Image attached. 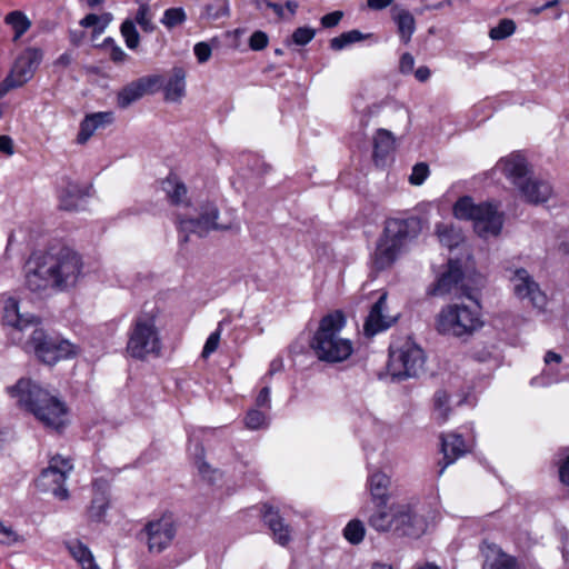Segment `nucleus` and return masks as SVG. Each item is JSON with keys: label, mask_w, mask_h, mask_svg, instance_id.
<instances>
[{"label": "nucleus", "mask_w": 569, "mask_h": 569, "mask_svg": "<svg viewBox=\"0 0 569 569\" xmlns=\"http://www.w3.org/2000/svg\"><path fill=\"white\" fill-rule=\"evenodd\" d=\"M108 508V499L103 493L97 495L89 507V517L94 521H100Z\"/></svg>", "instance_id": "nucleus-41"}, {"label": "nucleus", "mask_w": 569, "mask_h": 569, "mask_svg": "<svg viewBox=\"0 0 569 569\" xmlns=\"http://www.w3.org/2000/svg\"><path fill=\"white\" fill-rule=\"evenodd\" d=\"M136 22L140 26V28L144 32H153L154 31L156 26L152 22L150 7L147 3H142L139 6L137 13H136Z\"/></svg>", "instance_id": "nucleus-40"}, {"label": "nucleus", "mask_w": 569, "mask_h": 569, "mask_svg": "<svg viewBox=\"0 0 569 569\" xmlns=\"http://www.w3.org/2000/svg\"><path fill=\"white\" fill-rule=\"evenodd\" d=\"M161 79L158 76L142 77L123 87L118 93V106L129 107L132 102L139 100L146 93L151 92L153 88L160 84Z\"/></svg>", "instance_id": "nucleus-18"}, {"label": "nucleus", "mask_w": 569, "mask_h": 569, "mask_svg": "<svg viewBox=\"0 0 569 569\" xmlns=\"http://www.w3.org/2000/svg\"><path fill=\"white\" fill-rule=\"evenodd\" d=\"M345 325L346 319L340 311L329 313L320 320L311 341V349L320 361L339 363L353 353L352 341L340 336Z\"/></svg>", "instance_id": "nucleus-4"}, {"label": "nucleus", "mask_w": 569, "mask_h": 569, "mask_svg": "<svg viewBox=\"0 0 569 569\" xmlns=\"http://www.w3.org/2000/svg\"><path fill=\"white\" fill-rule=\"evenodd\" d=\"M219 341H220V330H216L212 333H210V336L208 337V339L204 343L201 356L203 358H208L211 353H213L219 346Z\"/></svg>", "instance_id": "nucleus-49"}, {"label": "nucleus", "mask_w": 569, "mask_h": 569, "mask_svg": "<svg viewBox=\"0 0 569 569\" xmlns=\"http://www.w3.org/2000/svg\"><path fill=\"white\" fill-rule=\"evenodd\" d=\"M390 486H391V479L385 472L376 471L369 476L368 488H369L372 501L378 507H386V505L390 498V493H389Z\"/></svg>", "instance_id": "nucleus-23"}, {"label": "nucleus", "mask_w": 569, "mask_h": 569, "mask_svg": "<svg viewBox=\"0 0 569 569\" xmlns=\"http://www.w3.org/2000/svg\"><path fill=\"white\" fill-rule=\"evenodd\" d=\"M441 450L443 453L445 465L440 469L439 475H442L449 465L465 456L468 448L460 435L448 433L446 436H441Z\"/></svg>", "instance_id": "nucleus-22"}, {"label": "nucleus", "mask_w": 569, "mask_h": 569, "mask_svg": "<svg viewBox=\"0 0 569 569\" xmlns=\"http://www.w3.org/2000/svg\"><path fill=\"white\" fill-rule=\"evenodd\" d=\"M387 307V295L380 296L378 301L372 306L367 320L365 322V331L369 336H373L391 326L392 318L383 315Z\"/></svg>", "instance_id": "nucleus-19"}, {"label": "nucleus", "mask_w": 569, "mask_h": 569, "mask_svg": "<svg viewBox=\"0 0 569 569\" xmlns=\"http://www.w3.org/2000/svg\"><path fill=\"white\" fill-rule=\"evenodd\" d=\"M436 233L439 241L449 249L458 247L463 241L461 230L449 223H438L436 226Z\"/></svg>", "instance_id": "nucleus-30"}, {"label": "nucleus", "mask_w": 569, "mask_h": 569, "mask_svg": "<svg viewBox=\"0 0 569 569\" xmlns=\"http://www.w3.org/2000/svg\"><path fill=\"white\" fill-rule=\"evenodd\" d=\"M263 520L279 545L286 546L290 541V528L283 522L277 510L264 506Z\"/></svg>", "instance_id": "nucleus-24"}, {"label": "nucleus", "mask_w": 569, "mask_h": 569, "mask_svg": "<svg viewBox=\"0 0 569 569\" xmlns=\"http://www.w3.org/2000/svg\"><path fill=\"white\" fill-rule=\"evenodd\" d=\"M194 56L200 63L207 62L211 57V47L207 42H198L193 48Z\"/></svg>", "instance_id": "nucleus-51"}, {"label": "nucleus", "mask_w": 569, "mask_h": 569, "mask_svg": "<svg viewBox=\"0 0 569 569\" xmlns=\"http://www.w3.org/2000/svg\"><path fill=\"white\" fill-rule=\"evenodd\" d=\"M513 295L521 301L527 300L533 308L543 310L547 305V296L540 289L538 282L525 268H506Z\"/></svg>", "instance_id": "nucleus-13"}, {"label": "nucleus", "mask_w": 569, "mask_h": 569, "mask_svg": "<svg viewBox=\"0 0 569 569\" xmlns=\"http://www.w3.org/2000/svg\"><path fill=\"white\" fill-rule=\"evenodd\" d=\"M244 423L251 430H257L268 425L266 415L257 409H251L247 412Z\"/></svg>", "instance_id": "nucleus-43"}, {"label": "nucleus", "mask_w": 569, "mask_h": 569, "mask_svg": "<svg viewBox=\"0 0 569 569\" xmlns=\"http://www.w3.org/2000/svg\"><path fill=\"white\" fill-rule=\"evenodd\" d=\"M395 138L386 129H379L373 138V158L377 164L393 149Z\"/></svg>", "instance_id": "nucleus-28"}, {"label": "nucleus", "mask_w": 569, "mask_h": 569, "mask_svg": "<svg viewBox=\"0 0 569 569\" xmlns=\"http://www.w3.org/2000/svg\"><path fill=\"white\" fill-rule=\"evenodd\" d=\"M557 251L561 256H568L569 254V242L561 241L557 247Z\"/></svg>", "instance_id": "nucleus-63"}, {"label": "nucleus", "mask_w": 569, "mask_h": 569, "mask_svg": "<svg viewBox=\"0 0 569 569\" xmlns=\"http://www.w3.org/2000/svg\"><path fill=\"white\" fill-rule=\"evenodd\" d=\"M43 53L38 48L26 49L14 61L10 73L3 80V88L6 91L23 86L32 77L40 62L42 61Z\"/></svg>", "instance_id": "nucleus-15"}, {"label": "nucleus", "mask_w": 569, "mask_h": 569, "mask_svg": "<svg viewBox=\"0 0 569 569\" xmlns=\"http://www.w3.org/2000/svg\"><path fill=\"white\" fill-rule=\"evenodd\" d=\"M369 526L378 532L393 531L400 536L420 537L427 529V521L418 503H393L389 510L381 507L368 519Z\"/></svg>", "instance_id": "nucleus-5"}, {"label": "nucleus", "mask_w": 569, "mask_h": 569, "mask_svg": "<svg viewBox=\"0 0 569 569\" xmlns=\"http://www.w3.org/2000/svg\"><path fill=\"white\" fill-rule=\"evenodd\" d=\"M430 69L426 66L419 67L415 72L417 80L420 82L427 81L430 78Z\"/></svg>", "instance_id": "nucleus-57"}, {"label": "nucleus", "mask_w": 569, "mask_h": 569, "mask_svg": "<svg viewBox=\"0 0 569 569\" xmlns=\"http://www.w3.org/2000/svg\"><path fill=\"white\" fill-rule=\"evenodd\" d=\"M27 348L32 350L39 360L47 365H53L61 359L71 358L78 352L76 345L59 337H49L38 326L31 331L30 338L27 341Z\"/></svg>", "instance_id": "nucleus-11"}, {"label": "nucleus", "mask_w": 569, "mask_h": 569, "mask_svg": "<svg viewBox=\"0 0 569 569\" xmlns=\"http://www.w3.org/2000/svg\"><path fill=\"white\" fill-rule=\"evenodd\" d=\"M415 67V58L410 53H403L400 58L399 69L402 73L408 74L412 72Z\"/></svg>", "instance_id": "nucleus-53"}, {"label": "nucleus", "mask_w": 569, "mask_h": 569, "mask_svg": "<svg viewBox=\"0 0 569 569\" xmlns=\"http://www.w3.org/2000/svg\"><path fill=\"white\" fill-rule=\"evenodd\" d=\"M161 348L157 315L153 312L137 315L128 331L127 353L134 359L143 360L149 356L158 357Z\"/></svg>", "instance_id": "nucleus-7"}, {"label": "nucleus", "mask_w": 569, "mask_h": 569, "mask_svg": "<svg viewBox=\"0 0 569 569\" xmlns=\"http://www.w3.org/2000/svg\"><path fill=\"white\" fill-rule=\"evenodd\" d=\"M400 39L403 43H408L411 40L412 34L416 30V20L413 16L405 9H400L393 17Z\"/></svg>", "instance_id": "nucleus-29"}, {"label": "nucleus", "mask_w": 569, "mask_h": 569, "mask_svg": "<svg viewBox=\"0 0 569 569\" xmlns=\"http://www.w3.org/2000/svg\"><path fill=\"white\" fill-rule=\"evenodd\" d=\"M187 20V13L183 8L181 7H174L166 9L163 12V16L160 20V22L167 28V29H173L178 26H181Z\"/></svg>", "instance_id": "nucleus-34"}, {"label": "nucleus", "mask_w": 569, "mask_h": 569, "mask_svg": "<svg viewBox=\"0 0 569 569\" xmlns=\"http://www.w3.org/2000/svg\"><path fill=\"white\" fill-rule=\"evenodd\" d=\"M113 121L112 112H94L87 114L80 123V130L77 141L80 144L86 143L97 130L104 129Z\"/></svg>", "instance_id": "nucleus-20"}, {"label": "nucleus", "mask_w": 569, "mask_h": 569, "mask_svg": "<svg viewBox=\"0 0 569 569\" xmlns=\"http://www.w3.org/2000/svg\"><path fill=\"white\" fill-rule=\"evenodd\" d=\"M4 22L14 31L13 41H18L31 27L30 19L22 11H11L6 18Z\"/></svg>", "instance_id": "nucleus-32"}, {"label": "nucleus", "mask_w": 569, "mask_h": 569, "mask_svg": "<svg viewBox=\"0 0 569 569\" xmlns=\"http://www.w3.org/2000/svg\"><path fill=\"white\" fill-rule=\"evenodd\" d=\"M423 350L412 340L407 339L400 346H391L388 370L397 380L417 377L425 365Z\"/></svg>", "instance_id": "nucleus-10"}, {"label": "nucleus", "mask_w": 569, "mask_h": 569, "mask_svg": "<svg viewBox=\"0 0 569 569\" xmlns=\"http://www.w3.org/2000/svg\"><path fill=\"white\" fill-rule=\"evenodd\" d=\"M162 189L171 204L183 208L189 207L187 188L178 177L169 176L166 180L162 181Z\"/></svg>", "instance_id": "nucleus-25"}, {"label": "nucleus", "mask_w": 569, "mask_h": 569, "mask_svg": "<svg viewBox=\"0 0 569 569\" xmlns=\"http://www.w3.org/2000/svg\"><path fill=\"white\" fill-rule=\"evenodd\" d=\"M365 525L358 519L349 521L343 529L345 538L352 545L360 543L365 538Z\"/></svg>", "instance_id": "nucleus-37"}, {"label": "nucleus", "mask_w": 569, "mask_h": 569, "mask_svg": "<svg viewBox=\"0 0 569 569\" xmlns=\"http://www.w3.org/2000/svg\"><path fill=\"white\" fill-rule=\"evenodd\" d=\"M186 93V72L182 68L172 69V74L164 86L166 100L177 102L182 99Z\"/></svg>", "instance_id": "nucleus-27"}, {"label": "nucleus", "mask_w": 569, "mask_h": 569, "mask_svg": "<svg viewBox=\"0 0 569 569\" xmlns=\"http://www.w3.org/2000/svg\"><path fill=\"white\" fill-rule=\"evenodd\" d=\"M0 152L6 153L7 156H12L14 153L13 141L9 136H0Z\"/></svg>", "instance_id": "nucleus-55"}, {"label": "nucleus", "mask_w": 569, "mask_h": 569, "mask_svg": "<svg viewBox=\"0 0 569 569\" xmlns=\"http://www.w3.org/2000/svg\"><path fill=\"white\" fill-rule=\"evenodd\" d=\"M89 189H83L77 183H68L60 193V207L64 210H78L82 207Z\"/></svg>", "instance_id": "nucleus-26"}, {"label": "nucleus", "mask_w": 569, "mask_h": 569, "mask_svg": "<svg viewBox=\"0 0 569 569\" xmlns=\"http://www.w3.org/2000/svg\"><path fill=\"white\" fill-rule=\"evenodd\" d=\"M120 33L129 49L134 50L139 47L140 36L134 21L126 19L120 26Z\"/></svg>", "instance_id": "nucleus-35"}, {"label": "nucleus", "mask_w": 569, "mask_h": 569, "mask_svg": "<svg viewBox=\"0 0 569 569\" xmlns=\"http://www.w3.org/2000/svg\"><path fill=\"white\" fill-rule=\"evenodd\" d=\"M559 478L563 485L569 486V456L559 466Z\"/></svg>", "instance_id": "nucleus-56"}, {"label": "nucleus", "mask_w": 569, "mask_h": 569, "mask_svg": "<svg viewBox=\"0 0 569 569\" xmlns=\"http://www.w3.org/2000/svg\"><path fill=\"white\" fill-rule=\"evenodd\" d=\"M368 36L361 33L359 30H350L335 37L330 40V48L335 51L342 50L349 44L359 42L366 39Z\"/></svg>", "instance_id": "nucleus-33"}, {"label": "nucleus", "mask_w": 569, "mask_h": 569, "mask_svg": "<svg viewBox=\"0 0 569 569\" xmlns=\"http://www.w3.org/2000/svg\"><path fill=\"white\" fill-rule=\"evenodd\" d=\"M3 322L11 326L19 331H24L29 328L38 326V319L33 316L22 315L19 309V303L16 299L9 298L6 301L3 310Z\"/></svg>", "instance_id": "nucleus-21"}, {"label": "nucleus", "mask_w": 569, "mask_h": 569, "mask_svg": "<svg viewBox=\"0 0 569 569\" xmlns=\"http://www.w3.org/2000/svg\"><path fill=\"white\" fill-rule=\"evenodd\" d=\"M72 61V57L70 53L68 52H64L62 53L58 59H57V64H60V66H63V67H67L71 63Z\"/></svg>", "instance_id": "nucleus-62"}, {"label": "nucleus", "mask_w": 569, "mask_h": 569, "mask_svg": "<svg viewBox=\"0 0 569 569\" xmlns=\"http://www.w3.org/2000/svg\"><path fill=\"white\" fill-rule=\"evenodd\" d=\"M342 12L341 11H333L328 14H325L321 18V24L325 28H332L336 27L340 20L342 19Z\"/></svg>", "instance_id": "nucleus-52"}, {"label": "nucleus", "mask_w": 569, "mask_h": 569, "mask_svg": "<svg viewBox=\"0 0 569 569\" xmlns=\"http://www.w3.org/2000/svg\"><path fill=\"white\" fill-rule=\"evenodd\" d=\"M491 567L493 569H517V561L513 557L500 553Z\"/></svg>", "instance_id": "nucleus-50"}, {"label": "nucleus", "mask_w": 569, "mask_h": 569, "mask_svg": "<svg viewBox=\"0 0 569 569\" xmlns=\"http://www.w3.org/2000/svg\"><path fill=\"white\" fill-rule=\"evenodd\" d=\"M269 38L263 31H254L249 39V47L253 51H260L268 46Z\"/></svg>", "instance_id": "nucleus-47"}, {"label": "nucleus", "mask_w": 569, "mask_h": 569, "mask_svg": "<svg viewBox=\"0 0 569 569\" xmlns=\"http://www.w3.org/2000/svg\"><path fill=\"white\" fill-rule=\"evenodd\" d=\"M429 176V167L425 162H419L413 166L412 172L409 177V182L413 186H420Z\"/></svg>", "instance_id": "nucleus-46"}, {"label": "nucleus", "mask_w": 569, "mask_h": 569, "mask_svg": "<svg viewBox=\"0 0 569 569\" xmlns=\"http://www.w3.org/2000/svg\"><path fill=\"white\" fill-rule=\"evenodd\" d=\"M19 541V536L17 532L9 526H6L0 521V543L1 545H13Z\"/></svg>", "instance_id": "nucleus-48"}, {"label": "nucleus", "mask_w": 569, "mask_h": 569, "mask_svg": "<svg viewBox=\"0 0 569 569\" xmlns=\"http://www.w3.org/2000/svg\"><path fill=\"white\" fill-rule=\"evenodd\" d=\"M497 168L519 189L522 198L529 203H545L553 194L552 186L547 180L528 176L527 161L520 154L501 159Z\"/></svg>", "instance_id": "nucleus-6"}, {"label": "nucleus", "mask_w": 569, "mask_h": 569, "mask_svg": "<svg viewBox=\"0 0 569 569\" xmlns=\"http://www.w3.org/2000/svg\"><path fill=\"white\" fill-rule=\"evenodd\" d=\"M81 257L71 248L54 246L32 254L24 266V283L30 291H67L82 277Z\"/></svg>", "instance_id": "nucleus-1"}, {"label": "nucleus", "mask_w": 569, "mask_h": 569, "mask_svg": "<svg viewBox=\"0 0 569 569\" xmlns=\"http://www.w3.org/2000/svg\"><path fill=\"white\" fill-rule=\"evenodd\" d=\"M393 0H368V6L375 10H382L389 7Z\"/></svg>", "instance_id": "nucleus-58"}, {"label": "nucleus", "mask_w": 569, "mask_h": 569, "mask_svg": "<svg viewBox=\"0 0 569 569\" xmlns=\"http://www.w3.org/2000/svg\"><path fill=\"white\" fill-rule=\"evenodd\" d=\"M230 14L229 0H212L206 4L203 16L209 20H217Z\"/></svg>", "instance_id": "nucleus-36"}, {"label": "nucleus", "mask_w": 569, "mask_h": 569, "mask_svg": "<svg viewBox=\"0 0 569 569\" xmlns=\"http://www.w3.org/2000/svg\"><path fill=\"white\" fill-rule=\"evenodd\" d=\"M219 210L213 203L201 206L199 217L189 218L186 214H177V228L180 233V241L187 242L190 233L199 237L206 236L211 230H227L229 224L218 222Z\"/></svg>", "instance_id": "nucleus-12"}, {"label": "nucleus", "mask_w": 569, "mask_h": 569, "mask_svg": "<svg viewBox=\"0 0 569 569\" xmlns=\"http://www.w3.org/2000/svg\"><path fill=\"white\" fill-rule=\"evenodd\" d=\"M561 361V356L553 351H548L545 356L546 365H550L551 362L559 363Z\"/></svg>", "instance_id": "nucleus-60"}, {"label": "nucleus", "mask_w": 569, "mask_h": 569, "mask_svg": "<svg viewBox=\"0 0 569 569\" xmlns=\"http://www.w3.org/2000/svg\"><path fill=\"white\" fill-rule=\"evenodd\" d=\"M267 7L272 9L273 12L279 17V18H283L284 16V11H283V7L279 3H276V2H271V1H268L267 2Z\"/></svg>", "instance_id": "nucleus-61"}, {"label": "nucleus", "mask_w": 569, "mask_h": 569, "mask_svg": "<svg viewBox=\"0 0 569 569\" xmlns=\"http://www.w3.org/2000/svg\"><path fill=\"white\" fill-rule=\"evenodd\" d=\"M8 392L46 428L61 431L68 425L69 412L66 403L36 382L20 379L8 388Z\"/></svg>", "instance_id": "nucleus-2"}, {"label": "nucleus", "mask_w": 569, "mask_h": 569, "mask_svg": "<svg viewBox=\"0 0 569 569\" xmlns=\"http://www.w3.org/2000/svg\"><path fill=\"white\" fill-rule=\"evenodd\" d=\"M286 7L287 9L291 12V14H295L296 13V10L298 8V3L295 2V1H287L286 2Z\"/></svg>", "instance_id": "nucleus-64"}, {"label": "nucleus", "mask_w": 569, "mask_h": 569, "mask_svg": "<svg viewBox=\"0 0 569 569\" xmlns=\"http://www.w3.org/2000/svg\"><path fill=\"white\" fill-rule=\"evenodd\" d=\"M420 232L421 221L417 217L387 219L372 253L373 268L378 271L390 268Z\"/></svg>", "instance_id": "nucleus-3"}, {"label": "nucleus", "mask_w": 569, "mask_h": 569, "mask_svg": "<svg viewBox=\"0 0 569 569\" xmlns=\"http://www.w3.org/2000/svg\"><path fill=\"white\" fill-rule=\"evenodd\" d=\"M316 36V31L309 27H299L292 33V42L297 46H306Z\"/></svg>", "instance_id": "nucleus-45"}, {"label": "nucleus", "mask_w": 569, "mask_h": 569, "mask_svg": "<svg viewBox=\"0 0 569 569\" xmlns=\"http://www.w3.org/2000/svg\"><path fill=\"white\" fill-rule=\"evenodd\" d=\"M482 326L480 306L477 302L473 306L465 303L448 305L441 309L437 317L438 331L457 338L470 337Z\"/></svg>", "instance_id": "nucleus-8"}, {"label": "nucleus", "mask_w": 569, "mask_h": 569, "mask_svg": "<svg viewBox=\"0 0 569 569\" xmlns=\"http://www.w3.org/2000/svg\"><path fill=\"white\" fill-rule=\"evenodd\" d=\"M256 405L258 407L270 408V388L263 387L256 399Z\"/></svg>", "instance_id": "nucleus-54"}, {"label": "nucleus", "mask_w": 569, "mask_h": 569, "mask_svg": "<svg viewBox=\"0 0 569 569\" xmlns=\"http://www.w3.org/2000/svg\"><path fill=\"white\" fill-rule=\"evenodd\" d=\"M100 47L108 52L109 58L114 63H122L129 58L124 50L111 37L106 38Z\"/></svg>", "instance_id": "nucleus-38"}, {"label": "nucleus", "mask_w": 569, "mask_h": 569, "mask_svg": "<svg viewBox=\"0 0 569 569\" xmlns=\"http://www.w3.org/2000/svg\"><path fill=\"white\" fill-rule=\"evenodd\" d=\"M462 280V271L458 261L449 260L448 270L442 273L433 287L430 289V293L433 296H445L449 293L461 295L471 298L469 292H466L460 286Z\"/></svg>", "instance_id": "nucleus-17"}, {"label": "nucleus", "mask_w": 569, "mask_h": 569, "mask_svg": "<svg viewBox=\"0 0 569 569\" xmlns=\"http://www.w3.org/2000/svg\"><path fill=\"white\" fill-rule=\"evenodd\" d=\"M113 14L103 12L102 14L89 13L80 20V26L83 28H93V37L100 36L104 32L107 27L112 22Z\"/></svg>", "instance_id": "nucleus-31"}, {"label": "nucleus", "mask_w": 569, "mask_h": 569, "mask_svg": "<svg viewBox=\"0 0 569 569\" xmlns=\"http://www.w3.org/2000/svg\"><path fill=\"white\" fill-rule=\"evenodd\" d=\"M81 569H100L97 565L93 555L89 556L86 561L79 563Z\"/></svg>", "instance_id": "nucleus-59"}, {"label": "nucleus", "mask_w": 569, "mask_h": 569, "mask_svg": "<svg viewBox=\"0 0 569 569\" xmlns=\"http://www.w3.org/2000/svg\"><path fill=\"white\" fill-rule=\"evenodd\" d=\"M516 31V23L511 19H502L499 23L491 28L489 31V37L492 40H503L510 36H512Z\"/></svg>", "instance_id": "nucleus-39"}, {"label": "nucleus", "mask_w": 569, "mask_h": 569, "mask_svg": "<svg viewBox=\"0 0 569 569\" xmlns=\"http://www.w3.org/2000/svg\"><path fill=\"white\" fill-rule=\"evenodd\" d=\"M71 470L70 460L56 456L50 460L49 467L42 470L37 486L43 491H51L56 498L66 500L69 492L64 483Z\"/></svg>", "instance_id": "nucleus-14"}, {"label": "nucleus", "mask_w": 569, "mask_h": 569, "mask_svg": "<svg viewBox=\"0 0 569 569\" xmlns=\"http://www.w3.org/2000/svg\"><path fill=\"white\" fill-rule=\"evenodd\" d=\"M458 219L472 220L476 233L488 239L498 237L503 226V213L491 203L476 204L470 197L460 198L453 206Z\"/></svg>", "instance_id": "nucleus-9"}, {"label": "nucleus", "mask_w": 569, "mask_h": 569, "mask_svg": "<svg viewBox=\"0 0 569 569\" xmlns=\"http://www.w3.org/2000/svg\"><path fill=\"white\" fill-rule=\"evenodd\" d=\"M448 401L449 396L445 390H438L435 393V410L441 422H445L449 416V408L447 407Z\"/></svg>", "instance_id": "nucleus-42"}, {"label": "nucleus", "mask_w": 569, "mask_h": 569, "mask_svg": "<svg viewBox=\"0 0 569 569\" xmlns=\"http://www.w3.org/2000/svg\"><path fill=\"white\" fill-rule=\"evenodd\" d=\"M68 550L78 563L86 561L92 555L90 549L80 541L68 543Z\"/></svg>", "instance_id": "nucleus-44"}, {"label": "nucleus", "mask_w": 569, "mask_h": 569, "mask_svg": "<svg viewBox=\"0 0 569 569\" xmlns=\"http://www.w3.org/2000/svg\"><path fill=\"white\" fill-rule=\"evenodd\" d=\"M150 552H161L167 549L176 537V526L171 516L164 515L149 521L144 527Z\"/></svg>", "instance_id": "nucleus-16"}]
</instances>
